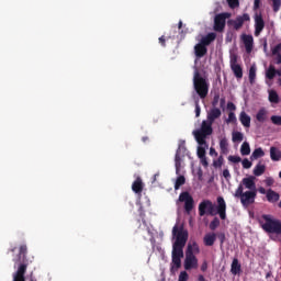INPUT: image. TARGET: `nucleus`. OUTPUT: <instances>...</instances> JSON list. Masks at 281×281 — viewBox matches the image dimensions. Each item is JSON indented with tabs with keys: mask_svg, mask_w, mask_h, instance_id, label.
<instances>
[{
	"mask_svg": "<svg viewBox=\"0 0 281 281\" xmlns=\"http://www.w3.org/2000/svg\"><path fill=\"white\" fill-rule=\"evenodd\" d=\"M272 56L281 55V43L277 44L273 48H271Z\"/></svg>",
	"mask_w": 281,
	"mask_h": 281,
	"instance_id": "39",
	"label": "nucleus"
},
{
	"mask_svg": "<svg viewBox=\"0 0 281 281\" xmlns=\"http://www.w3.org/2000/svg\"><path fill=\"white\" fill-rule=\"evenodd\" d=\"M262 30H265V19H262L261 13L255 14V36H260L262 33Z\"/></svg>",
	"mask_w": 281,
	"mask_h": 281,
	"instance_id": "12",
	"label": "nucleus"
},
{
	"mask_svg": "<svg viewBox=\"0 0 281 281\" xmlns=\"http://www.w3.org/2000/svg\"><path fill=\"white\" fill-rule=\"evenodd\" d=\"M194 54L196 58H203L207 54V46L203 45L202 43H199L194 46Z\"/></svg>",
	"mask_w": 281,
	"mask_h": 281,
	"instance_id": "21",
	"label": "nucleus"
},
{
	"mask_svg": "<svg viewBox=\"0 0 281 281\" xmlns=\"http://www.w3.org/2000/svg\"><path fill=\"white\" fill-rule=\"evenodd\" d=\"M269 102L272 104H278L280 102V95H278V92L276 90H271L269 92Z\"/></svg>",
	"mask_w": 281,
	"mask_h": 281,
	"instance_id": "29",
	"label": "nucleus"
},
{
	"mask_svg": "<svg viewBox=\"0 0 281 281\" xmlns=\"http://www.w3.org/2000/svg\"><path fill=\"white\" fill-rule=\"evenodd\" d=\"M201 271L205 272L207 271V261H204L201 266Z\"/></svg>",
	"mask_w": 281,
	"mask_h": 281,
	"instance_id": "54",
	"label": "nucleus"
},
{
	"mask_svg": "<svg viewBox=\"0 0 281 281\" xmlns=\"http://www.w3.org/2000/svg\"><path fill=\"white\" fill-rule=\"evenodd\" d=\"M159 43L161 47H166V37L164 35L159 37Z\"/></svg>",
	"mask_w": 281,
	"mask_h": 281,
	"instance_id": "52",
	"label": "nucleus"
},
{
	"mask_svg": "<svg viewBox=\"0 0 281 281\" xmlns=\"http://www.w3.org/2000/svg\"><path fill=\"white\" fill-rule=\"evenodd\" d=\"M234 122H236V114L234 112H229L227 123H234Z\"/></svg>",
	"mask_w": 281,
	"mask_h": 281,
	"instance_id": "45",
	"label": "nucleus"
},
{
	"mask_svg": "<svg viewBox=\"0 0 281 281\" xmlns=\"http://www.w3.org/2000/svg\"><path fill=\"white\" fill-rule=\"evenodd\" d=\"M277 76L281 77V68L277 69Z\"/></svg>",
	"mask_w": 281,
	"mask_h": 281,
	"instance_id": "63",
	"label": "nucleus"
},
{
	"mask_svg": "<svg viewBox=\"0 0 281 281\" xmlns=\"http://www.w3.org/2000/svg\"><path fill=\"white\" fill-rule=\"evenodd\" d=\"M231 272L233 273V276H238V273H240V263L238 262L237 258L233 259Z\"/></svg>",
	"mask_w": 281,
	"mask_h": 281,
	"instance_id": "26",
	"label": "nucleus"
},
{
	"mask_svg": "<svg viewBox=\"0 0 281 281\" xmlns=\"http://www.w3.org/2000/svg\"><path fill=\"white\" fill-rule=\"evenodd\" d=\"M258 190H259L260 194H267L266 188L260 187Z\"/></svg>",
	"mask_w": 281,
	"mask_h": 281,
	"instance_id": "59",
	"label": "nucleus"
},
{
	"mask_svg": "<svg viewBox=\"0 0 281 281\" xmlns=\"http://www.w3.org/2000/svg\"><path fill=\"white\" fill-rule=\"evenodd\" d=\"M228 161H232V164H240L243 159L239 156H228Z\"/></svg>",
	"mask_w": 281,
	"mask_h": 281,
	"instance_id": "43",
	"label": "nucleus"
},
{
	"mask_svg": "<svg viewBox=\"0 0 281 281\" xmlns=\"http://www.w3.org/2000/svg\"><path fill=\"white\" fill-rule=\"evenodd\" d=\"M200 161L202 164V166H204V168H207L209 164H207V157H203V158H200Z\"/></svg>",
	"mask_w": 281,
	"mask_h": 281,
	"instance_id": "51",
	"label": "nucleus"
},
{
	"mask_svg": "<svg viewBox=\"0 0 281 281\" xmlns=\"http://www.w3.org/2000/svg\"><path fill=\"white\" fill-rule=\"evenodd\" d=\"M265 183H266V186H268V188H271V186H273L276 183V180H273V178H271V177H268V178H266Z\"/></svg>",
	"mask_w": 281,
	"mask_h": 281,
	"instance_id": "46",
	"label": "nucleus"
},
{
	"mask_svg": "<svg viewBox=\"0 0 281 281\" xmlns=\"http://www.w3.org/2000/svg\"><path fill=\"white\" fill-rule=\"evenodd\" d=\"M241 186H245V188L249 191H256V177L250 176L248 178H244L241 180Z\"/></svg>",
	"mask_w": 281,
	"mask_h": 281,
	"instance_id": "16",
	"label": "nucleus"
},
{
	"mask_svg": "<svg viewBox=\"0 0 281 281\" xmlns=\"http://www.w3.org/2000/svg\"><path fill=\"white\" fill-rule=\"evenodd\" d=\"M256 71H257V68H256L255 65H252L249 68V74H248V80H249L250 85H255L256 83Z\"/></svg>",
	"mask_w": 281,
	"mask_h": 281,
	"instance_id": "28",
	"label": "nucleus"
},
{
	"mask_svg": "<svg viewBox=\"0 0 281 281\" xmlns=\"http://www.w3.org/2000/svg\"><path fill=\"white\" fill-rule=\"evenodd\" d=\"M241 41L245 45V49H246L247 54H251V52L254 50V36L243 34L241 35Z\"/></svg>",
	"mask_w": 281,
	"mask_h": 281,
	"instance_id": "14",
	"label": "nucleus"
},
{
	"mask_svg": "<svg viewBox=\"0 0 281 281\" xmlns=\"http://www.w3.org/2000/svg\"><path fill=\"white\" fill-rule=\"evenodd\" d=\"M172 236L176 237V240L172 244L171 251V272L181 269V258H183V248L188 243V231L183 229V226L178 227L177 225H175L172 228Z\"/></svg>",
	"mask_w": 281,
	"mask_h": 281,
	"instance_id": "1",
	"label": "nucleus"
},
{
	"mask_svg": "<svg viewBox=\"0 0 281 281\" xmlns=\"http://www.w3.org/2000/svg\"><path fill=\"white\" fill-rule=\"evenodd\" d=\"M216 243V233H207L203 237V244L205 247H214Z\"/></svg>",
	"mask_w": 281,
	"mask_h": 281,
	"instance_id": "17",
	"label": "nucleus"
},
{
	"mask_svg": "<svg viewBox=\"0 0 281 281\" xmlns=\"http://www.w3.org/2000/svg\"><path fill=\"white\" fill-rule=\"evenodd\" d=\"M216 238H218L221 245H224V243H225V233H217Z\"/></svg>",
	"mask_w": 281,
	"mask_h": 281,
	"instance_id": "47",
	"label": "nucleus"
},
{
	"mask_svg": "<svg viewBox=\"0 0 281 281\" xmlns=\"http://www.w3.org/2000/svg\"><path fill=\"white\" fill-rule=\"evenodd\" d=\"M231 69L238 80L243 78V67L238 64V57L236 55L231 57Z\"/></svg>",
	"mask_w": 281,
	"mask_h": 281,
	"instance_id": "11",
	"label": "nucleus"
},
{
	"mask_svg": "<svg viewBox=\"0 0 281 281\" xmlns=\"http://www.w3.org/2000/svg\"><path fill=\"white\" fill-rule=\"evenodd\" d=\"M260 157H265V150H262L261 147L259 148H256L251 156H250V159H260Z\"/></svg>",
	"mask_w": 281,
	"mask_h": 281,
	"instance_id": "30",
	"label": "nucleus"
},
{
	"mask_svg": "<svg viewBox=\"0 0 281 281\" xmlns=\"http://www.w3.org/2000/svg\"><path fill=\"white\" fill-rule=\"evenodd\" d=\"M232 175L229 173V169H224L223 170V178L224 179H229Z\"/></svg>",
	"mask_w": 281,
	"mask_h": 281,
	"instance_id": "50",
	"label": "nucleus"
},
{
	"mask_svg": "<svg viewBox=\"0 0 281 281\" xmlns=\"http://www.w3.org/2000/svg\"><path fill=\"white\" fill-rule=\"evenodd\" d=\"M260 8V0L254 1V10H258Z\"/></svg>",
	"mask_w": 281,
	"mask_h": 281,
	"instance_id": "53",
	"label": "nucleus"
},
{
	"mask_svg": "<svg viewBox=\"0 0 281 281\" xmlns=\"http://www.w3.org/2000/svg\"><path fill=\"white\" fill-rule=\"evenodd\" d=\"M267 170V166L262 165V162H259L254 168V175L255 177H262V173Z\"/></svg>",
	"mask_w": 281,
	"mask_h": 281,
	"instance_id": "24",
	"label": "nucleus"
},
{
	"mask_svg": "<svg viewBox=\"0 0 281 281\" xmlns=\"http://www.w3.org/2000/svg\"><path fill=\"white\" fill-rule=\"evenodd\" d=\"M186 271H191V269H199V259L194 256V250L192 245H188L184 259Z\"/></svg>",
	"mask_w": 281,
	"mask_h": 281,
	"instance_id": "7",
	"label": "nucleus"
},
{
	"mask_svg": "<svg viewBox=\"0 0 281 281\" xmlns=\"http://www.w3.org/2000/svg\"><path fill=\"white\" fill-rule=\"evenodd\" d=\"M181 153H186V148L183 146H179L176 156H175V166H176V175H180L181 172Z\"/></svg>",
	"mask_w": 281,
	"mask_h": 281,
	"instance_id": "13",
	"label": "nucleus"
},
{
	"mask_svg": "<svg viewBox=\"0 0 281 281\" xmlns=\"http://www.w3.org/2000/svg\"><path fill=\"white\" fill-rule=\"evenodd\" d=\"M216 41V33H209L205 36H203L200 41V43L202 45H204V47H207L210 45H212V43H214Z\"/></svg>",
	"mask_w": 281,
	"mask_h": 281,
	"instance_id": "20",
	"label": "nucleus"
},
{
	"mask_svg": "<svg viewBox=\"0 0 281 281\" xmlns=\"http://www.w3.org/2000/svg\"><path fill=\"white\" fill-rule=\"evenodd\" d=\"M278 85L281 87V78L278 79Z\"/></svg>",
	"mask_w": 281,
	"mask_h": 281,
	"instance_id": "64",
	"label": "nucleus"
},
{
	"mask_svg": "<svg viewBox=\"0 0 281 281\" xmlns=\"http://www.w3.org/2000/svg\"><path fill=\"white\" fill-rule=\"evenodd\" d=\"M226 3H228V7L232 10H236V8H238L240 5V1L239 0H226Z\"/></svg>",
	"mask_w": 281,
	"mask_h": 281,
	"instance_id": "35",
	"label": "nucleus"
},
{
	"mask_svg": "<svg viewBox=\"0 0 281 281\" xmlns=\"http://www.w3.org/2000/svg\"><path fill=\"white\" fill-rule=\"evenodd\" d=\"M198 157H199V158L205 157V147H203V145H200V146L198 147Z\"/></svg>",
	"mask_w": 281,
	"mask_h": 281,
	"instance_id": "44",
	"label": "nucleus"
},
{
	"mask_svg": "<svg viewBox=\"0 0 281 281\" xmlns=\"http://www.w3.org/2000/svg\"><path fill=\"white\" fill-rule=\"evenodd\" d=\"M198 281H207V280H205V277H203V274H200V276L198 277Z\"/></svg>",
	"mask_w": 281,
	"mask_h": 281,
	"instance_id": "60",
	"label": "nucleus"
},
{
	"mask_svg": "<svg viewBox=\"0 0 281 281\" xmlns=\"http://www.w3.org/2000/svg\"><path fill=\"white\" fill-rule=\"evenodd\" d=\"M220 225H221V220H218V217H214L213 221L210 223L209 227L211 232H214Z\"/></svg>",
	"mask_w": 281,
	"mask_h": 281,
	"instance_id": "34",
	"label": "nucleus"
},
{
	"mask_svg": "<svg viewBox=\"0 0 281 281\" xmlns=\"http://www.w3.org/2000/svg\"><path fill=\"white\" fill-rule=\"evenodd\" d=\"M182 27H183V22L180 21V22L178 23V30H181Z\"/></svg>",
	"mask_w": 281,
	"mask_h": 281,
	"instance_id": "61",
	"label": "nucleus"
},
{
	"mask_svg": "<svg viewBox=\"0 0 281 281\" xmlns=\"http://www.w3.org/2000/svg\"><path fill=\"white\" fill-rule=\"evenodd\" d=\"M240 153L243 156H247L251 154V147L249 146V143L244 142L240 147Z\"/></svg>",
	"mask_w": 281,
	"mask_h": 281,
	"instance_id": "31",
	"label": "nucleus"
},
{
	"mask_svg": "<svg viewBox=\"0 0 281 281\" xmlns=\"http://www.w3.org/2000/svg\"><path fill=\"white\" fill-rule=\"evenodd\" d=\"M189 278H190V276L186 271H181L178 277V281H188Z\"/></svg>",
	"mask_w": 281,
	"mask_h": 281,
	"instance_id": "41",
	"label": "nucleus"
},
{
	"mask_svg": "<svg viewBox=\"0 0 281 281\" xmlns=\"http://www.w3.org/2000/svg\"><path fill=\"white\" fill-rule=\"evenodd\" d=\"M257 122H260L261 124L267 122V110L265 108H261L257 114H256Z\"/></svg>",
	"mask_w": 281,
	"mask_h": 281,
	"instance_id": "25",
	"label": "nucleus"
},
{
	"mask_svg": "<svg viewBox=\"0 0 281 281\" xmlns=\"http://www.w3.org/2000/svg\"><path fill=\"white\" fill-rule=\"evenodd\" d=\"M193 89L201 100H205L207 98V93H210V82L201 76L199 70H195L193 75Z\"/></svg>",
	"mask_w": 281,
	"mask_h": 281,
	"instance_id": "4",
	"label": "nucleus"
},
{
	"mask_svg": "<svg viewBox=\"0 0 281 281\" xmlns=\"http://www.w3.org/2000/svg\"><path fill=\"white\" fill-rule=\"evenodd\" d=\"M228 146H229V143H227V138H222L220 140V148H221L222 155H227Z\"/></svg>",
	"mask_w": 281,
	"mask_h": 281,
	"instance_id": "32",
	"label": "nucleus"
},
{
	"mask_svg": "<svg viewBox=\"0 0 281 281\" xmlns=\"http://www.w3.org/2000/svg\"><path fill=\"white\" fill-rule=\"evenodd\" d=\"M132 190L135 194H142L144 192V182L140 177H137L136 180L132 183Z\"/></svg>",
	"mask_w": 281,
	"mask_h": 281,
	"instance_id": "19",
	"label": "nucleus"
},
{
	"mask_svg": "<svg viewBox=\"0 0 281 281\" xmlns=\"http://www.w3.org/2000/svg\"><path fill=\"white\" fill-rule=\"evenodd\" d=\"M142 142H144V144H146V142H148V136H144V137L142 138Z\"/></svg>",
	"mask_w": 281,
	"mask_h": 281,
	"instance_id": "62",
	"label": "nucleus"
},
{
	"mask_svg": "<svg viewBox=\"0 0 281 281\" xmlns=\"http://www.w3.org/2000/svg\"><path fill=\"white\" fill-rule=\"evenodd\" d=\"M270 159L272 161H280L281 159V150L278 147H270Z\"/></svg>",
	"mask_w": 281,
	"mask_h": 281,
	"instance_id": "23",
	"label": "nucleus"
},
{
	"mask_svg": "<svg viewBox=\"0 0 281 281\" xmlns=\"http://www.w3.org/2000/svg\"><path fill=\"white\" fill-rule=\"evenodd\" d=\"M276 76H277L276 66L270 65L266 71V78H268V80H273L276 78Z\"/></svg>",
	"mask_w": 281,
	"mask_h": 281,
	"instance_id": "27",
	"label": "nucleus"
},
{
	"mask_svg": "<svg viewBox=\"0 0 281 281\" xmlns=\"http://www.w3.org/2000/svg\"><path fill=\"white\" fill-rule=\"evenodd\" d=\"M272 124H274V126H281V116L280 115H272L270 117Z\"/></svg>",
	"mask_w": 281,
	"mask_h": 281,
	"instance_id": "38",
	"label": "nucleus"
},
{
	"mask_svg": "<svg viewBox=\"0 0 281 281\" xmlns=\"http://www.w3.org/2000/svg\"><path fill=\"white\" fill-rule=\"evenodd\" d=\"M181 186H186V177L184 176H178L175 182V190H179Z\"/></svg>",
	"mask_w": 281,
	"mask_h": 281,
	"instance_id": "33",
	"label": "nucleus"
},
{
	"mask_svg": "<svg viewBox=\"0 0 281 281\" xmlns=\"http://www.w3.org/2000/svg\"><path fill=\"white\" fill-rule=\"evenodd\" d=\"M239 122L243 124V126H245L246 128H249V126H251V117L245 113L241 112L239 115Z\"/></svg>",
	"mask_w": 281,
	"mask_h": 281,
	"instance_id": "22",
	"label": "nucleus"
},
{
	"mask_svg": "<svg viewBox=\"0 0 281 281\" xmlns=\"http://www.w3.org/2000/svg\"><path fill=\"white\" fill-rule=\"evenodd\" d=\"M213 166H214L215 168H221V166H223V157H220L217 160H215V161L213 162Z\"/></svg>",
	"mask_w": 281,
	"mask_h": 281,
	"instance_id": "49",
	"label": "nucleus"
},
{
	"mask_svg": "<svg viewBox=\"0 0 281 281\" xmlns=\"http://www.w3.org/2000/svg\"><path fill=\"white\" fill-rule=\"evenodd\" d=\"M217 205L212 203L211 200H203L199 206V216H216L218 214L221 221L227 218V203L223 196H217Z\"/></svg>",
	"mask_w": 281,
	"mask_h": 281,
	"instance_id": "2",
	"label": "nucleus"
},
{
	"mask_svg": "<svg viewBox=\"0 0 281 281\" xmlns=\"http://www.w3.org/2000/svg\"><path fill=\"white\" fill-rule=\"evenodd\" d=\"M244 136L240 132H233V142H243Z\"/></svg>",
	"mask_w": 281,
	"mask_h": 281,
	"instance_id": "37",
	"label": "nucleus"
},
{
	"mask_svg": "<svg viewBox=\"0 0 281 281\" xmlns=\"http://www.w3.org/2000/svg\"><path fill=\"white\" fill-rule=\"evenodd\" d=\"M201 116V105H199V101H195V117Z\"/></svg>",
	"mask_w": 281,
	"mask_h": 281,
	"instance_id": "48",
	"label": "nucleus"
},
{
	"mask_svg": "<svg viewBox=\"0 0 281 281\" xmlns=\"http://www.w3.org/2000/svg\"><path fill=\"white\" fill-rule=\"evenodd\" d=\"M13 262L18 270L13 273V281H25V273L27 271V245L22 244L19 247V254L14 257Z\"/></svg>",
	"mask_w": 281,
	"mask_h": 281,
	"instance_id": "3",
	"label": "nucleus"
},
{
	"mask_svg": "<svg viewBox=\"0 0 281 281\" xmlns=\"http://www.w3.org/2000/svg\"><path fill=\"white\" fill-rule=\"evenodd\" d=\"M220 106L221 109L225 108V98L220 99Z\"/></svg>",
	"mask_w": 281,
	"mask_h": 281,
	"instance_id": "56",
	"label": "nucleus"
},
{
	"mask_svg": "<svg viewBox=\"0 0 281 281\" xmlns=\"http://www.w3.org/2000/svg\"><path fill=\"white\" fill-rule=\"evenodd\" d=\"M220 101H221V94L217 93V94L214 95L213 101H212L213 109H216V106H218Z\"/></svg>",
	"mask_w": 281,
	"mask_h": 281,
	"instance_id": "40",
	"label": "nucleus"
},
{
	"mask_svg": "<svg viewBox=\"0 0 281 281\" xmlns=\"http://www.w3.org/2000/svg\"><path fill=\"white\" fill-rule=\"evenodd\" d=\"M229 19V13H218L214 18L213 30L215 32H223L225 30V23Z\"/></svg>",
	"mask_w": 281,
	"mask_h": 281,
	"instance_id": "10",
	"label": "nucleus"
},
{
	"mask_svg": "<svg viewBox=\"0 0 281 281\" xmlns=\"http://www.w3.org/2000/svg\"><path fill=\"white\" fill-rule=\"evenodd\" d=\"M243 184H239L236 189L234 196L235 199H240V203L244 207H249V205H254L256 203V196L258 194L257 191H246L244 192Z\"/></svg>",
	"mask_w": 281,
	"mask_h": 281,
	"instance_id": "6",
	"label": "nucleus"
},
{
	"mask_svg": "<svg viewBox=\"0 0 281 281\" xmlns=\"http://www.w3.org/2000/svg\"><path fill=\"white\" fill-rule=\"evenodd\" d=\"M212 124L214 123L207 120L202 121L200 130H196L193 132V135L200 146H207V142L205 139L207 136L214 133V130L212 128Z\"/></svg>",
	"mask_w": 281,
	"mask_h": 281,
	"instance_id": "5",
	"label": "nucleus"
},
{
	"mask_svg": "<svg viewBox=\"0 0 281 281\" xmlns=\"http://www.w3.org/2000/svg\"><path fill=\"white\" fill-rule=\"evenodd\" d=\"M210 155H218V153H216V149H214V147L210 148Z\"/></svg>",
	"mask_w": 281,
	"mask_h": 281,
	"instance_id": "58",
	"label": "nucleus"
},
{
	"mask_svg": "<svg viewBox=\"0 0 281 281\" xmlns=\"http://www.w3.org/2000/svg\"><path fill=\"white\" fill-rule=\"evenodd\" d=\"M272 1V10L273 12H280L281 0H270Z\"/></svg>",
	"mask_w": 281,
	"mask_h": 281,
	"instance_id": "36",
	"label": "nucleus"
},
{
	"mask_svg": "<svg viewBox=\"0 0 281 281\" xmlns=\"http://www.w3.org/2000/svg\"><path fill=\"white\" fill-rule=\"evenodd\" d=\"M274 56H277V58H276V64L277 65H281V54L280 55H274Z\"/></svg>",
	"mask_w": 281,
	"mask_h": 281,
	"instance_id": "57",
	"label": "nucleus"
},
{
	"mask_svg": "<svg viewBox=\"0 0 281 281\" xmlns=\"http://www.w3.org/2000/svg\"><path fill=\"white\" fill-rule=\"evenodd\" d=\"M241 166L243 168H245L246 170H249V168H251L252 164L249 159L245 158L243 161H241Z\"/></svg>",
	"mask_w": 281,
	"mask_h": 281,
	"instance_id": "42",
	"label": "nucleus"
},
{
	"mask_svg": "<svg viewBox=\"0 0 281 281\" xmlns=\"http://www.w3.org/2000/svg\"><path fill=\"white\" fill-rule=\"evenodd\" d=\"M178 201L184 203V211L187 214H192V210H194V198L190 195V192L184 191L180 193Z\"/></svg>",
	"mask_w": 281,
	"mask_h": 281,
	"instance_id": "8",
	"label": "nucleus"
},
{
	"mask_svg": "<svg viewBox=\"0 0 281 281\" xmlns=\"http://www.w3.org/2000/svg\"><path fill=\"white\" fill-rule=\"evenodd\" d=\"M227 108L232 111H236V105L233 102H228Z\"/></svg>",
	"mask_w": 281,
	"mask_h": 281,
	"instance_id": "55",
	"label": "nucleus"
},
{
	"mask_svg": "<svg viewBox=\"0 0 281 281\" xmlns=\"http://www.w3.org/2000/svg\"><path fill=\"white\" fill-rule=\"evenodd\" d=\"M251 21V16H249V13H244L243 15H238L235 20H228V25H231L236 32L238 30L243 29V25L245 23Z\"/></svg>",
	"mask_w": 281,
	"mask_h": 281,
	"instance_id": "9",
	"label": "nucleus"
},
{
	"mask_svg": "<svg viewBox=\"0 0 281 281\" xmlns=\"http://www.w3.org/2000/svg\"><path fill=\"white\" fill-rule=\"evenodd\" d=\"M223 115L221 112V109L218 108H212L207 113H206V121L211 122L214 124L216 120H218Z\"/></svg>",
	"mask_w": 281,
	"mask_h": 281,
	"instance_id": "15",
	"label": "nucleus"
},
{
	"mask_svg": "<svg viewBox=\"0 0 281 281\" xmlns=\"http://www.w3.org/2000/svg\"><path fill=\"white\" fill-rule=\"evenodd\" d=\"M266 199L269 203H278L280 201V193L273 191V189H268Z\"/></svg>",
	"mask_w": 281,
	"mask_h": 281,
	"instance_id": "18",
	"label": "nucleus"
}]
</instances>
